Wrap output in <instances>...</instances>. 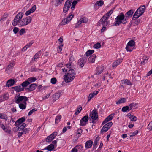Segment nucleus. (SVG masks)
Returning a JSON list of instances; mask_svg holds the SVG:
<instances>
[{
    "instance_id": "nucleus-43",
    "label": "nucleus",
    "mask_w": 152,
    "mask_h": 152,
    "mask_svg": "<svg viewBox=\"0 0 152 152\" xmlns=\"http://www.w3.org/2000/svg\"><path fill=\"white\" fill-rule=\"evenodd\" d=\"M113 125V123L112 122H110L106 124H105L104 126H106V127L108 128V129H109L110 127L112 126Z\"/></svg>"
},
{
    "instance_id": "nucleus-31",
    "label": "nucleus",
    "mask_w": 152,
    "mask_h": 152,
    "mask_svg": "<svg viewBox=\"0 0 152 152\" xmlns=\"http://www.w3.org/2000/svg\"><path fill=\"white\" fill-rule=\"evenodd\" d=\"M82 110V107L80 105L77 108V109L76 110V111L75 112V114L76 115H78L79 113L80 112L81 110Z\"/></svg>"
},
{
    "instance_id": "nucleus-55",
    "label": "nucleus",
    "mask_w": 152,
    "mask_h": 152,
    "mask_svg": "<svg viewBox=\"0 0 152 152\" xmlns=\"http://www.w3.org/2000/svg\"><path fill=\"white\" fill-rule=\"evenodd\" d=\"M53 140V138L50 137L49 136L47 137L46 140L47 142H49Z\"/></svg>"
},
{
    "instance_id": "nucleus-14",
    "label": "nucleus",
    "mask_w": 152,
    "mask_h": 152,
    "mask_svg": "<svg viewBox=\"0 0 152 152\" xmlns=\"http://www.w3.org/2000/svg\"><path fill=\"white\" fill-rule=\"evenodd\" d=\"M37 86V85L35 83L32 84L28 88H25V89L27 91H31L35 89Z\"/></svg>"
},
{
    "instance_id": "nucleus-57",
    "label": "nucleus",
    "mask_w": 152,
    "mask_h": 152,
    "mask_svg": "<svg viewBox=\"0 0 152 152\" xmlns=\"http://www.w3.org/2000/svg\"><path fill=\"white\" fill-rule=\"evenodd\" d=\"M138 130H136L134 132H133V133H131V134H132L130 135V137H131L134 136L135 135H136L137 134H138Z\"/></svg>"
},
{
    "instance_id": "nucleus-33",
    "label": "nucleus",
    "mask_w": 152,
    "mask_h": 152,
    "mask_svg": "<svg viewBox=\"0 0 152 152\" xmlns=\"http://www.w3.org/2000/svg\"><path fill=\"white\" fill-rule=\"evenodd\" d=\"M94 52V50H90L87 51L86 53V56L88 57L91 54H93Z\"/></svg>"
},
{
    "instance_id": "nucleus-16",
    "label": "nucleus",
    "mask_w": 152,
    "mask_h": 152,
    "mask_svg": "<svg viewBox=\"0 0 152 152\" xmlns=\"http://www.w3.org/2000/svg\"><path fill=\"white\" fill-rule=\"evenodd\" d=\"M134 11L133 10H130L128 11L125 15V16L127 21L128 18H129L132 17V15L134 13Z\"/></svg>"
},
{
    "instance_id": "nucleus-13",
    "label": "nucleus",
    "mask_w": 152,
    "mask_h": 152,
    "mask_svg": "<svg viewBox=\"0 0 152 152\" xmlns=\"http://www.w3.org/2000/svg\"><path fill=\"white\" fill-rule=\"evenodd\" d=\"M114 115V114H111L108 116L103 121L102 125H104L108 122L112 120L113 118Z\"/></svg>"
},
{
    "instance_id": "nucleus-38",
    "label": "nucleus",
    "mask_w": 152,
    "mask_h": 152,
    "mask_svg": "<svg viewBox=\"0 0 152 152\" xmlns=\"http://www.w3.org/2000/svg\"><path fill=\"white\" fill-rule=\"evenodd\" d=\"M104 4V1L102 0H100L97 1L96 3L95 4V5H98L99 6H101Z\"/></svg>"
},
{
    "instance_id": "nucleus-39",
    "label": "nucleus",
    "mask_w": 152,
    "mask_h": 152,
    "mask_svg": "<svg viewBox=\"0 0 152 152\" xmlns=\"http://www.w3.org/2000/svg\"><path fill=\"white\" fill-rule=\"evenodd\" d=\"M72 57H71L69 59V64H67L66 65V67L67 68H70L71 67V66L72 65V61H71Z\"/></svg>"
},
{
    "instance_id": "nucleus-3",
    "label": "nucleus",
    "mask_w": 152,
    "mask_h": 152,
    "mask_svg": "<svg viewBox=\"0 0 152 152\" xmlns=\"http://www.w3.org/2000/svg\"><path fill=\"white\" fill-rule=\"evenodd\" d=\"M75 71L71 69L68 71L67 74L64 76V80L67 83L69 82L75 78Z\"/></svg>"
},
{
    "instance_id": "nucleus-37",
    "label": "nucleus",
    "mask_w": 152,
    "mask_h": 152,
    "mask_svg": "<svg viewBox=\"0 0 152 152\" xmlns=\"http://www.w3.org/2000/svg\"><path fill=\"white\" fill-rule=\"evenodd\" d=\"M41 51H38L34 56V60H35V59H38L39 56L40 54Z\"/></svg>"
},
{
    "instance_id": "nucleus-27",
    "label": "nucleus",
    "mask_w": 152,
    "mask_h": 152,
    "mask_svg": "<svg viewBox=\"0 0 152 152\" xmlns=\"http://www.w3.org/2000/svg\"><path fill=\"white\" fill-rule=\"evenodd\" d=\"M60 93H56L53 96V99L54 100L56 101L60 97Z\"/></svg>"
},
{
    "instance_id": "nucleus-44",
    "label": "nucleus",
    "mask_w": 152,
    "mask_h": 152,
    "mask_svg": "<svg viewBox=\"0 0 152 152\" xmlns=\"http://www.w3.org/2000/svg\"><path fill=\"white\" fill-rule=\"evenodd\" d=\"M80 20L81 22H82V23H86L88 21V19L85 17L81 18Z\"/></svg>"
},
{
    "instance_id": "nucleus-4",
    "label": "nucleus",
    "mask_w": 152,
    "mask_h": 152,
    "mask_svg": "<svg viewBox=\"0 0 152 152\" xmlns=\"http://www.w3.org/2000/svg\"><path fill=\"white\" fill-rule=\"evenodd\" d=\"M116 21L114 22V25L119 26L121 23L125 24L127 23L125 15L122 13H120L115 18Z\"/></svg>"
},
{
    "instance_id": "nucleus-34",
    "label": "nucleus",
    "mask_w": 152,
    "mask_h": 152,
    "mask_svg": "<svg viewBox=\"0 0 152 152\" xmlns=\"http://www.w3.org/2000/svg\"><path fill=\"white\" fill-rule=\"evenodd\" d=\"M37 79L35 77H32L28 78L27 81L30 83V84L31 83L34 82Z\"/></svg>"
},
{
    "instance_id": "nucleus-61",
    "label": "nucleus",
    "mask_w": 152,
    "mask_h": 152,
    "mask_svg": "<svg viewBox=\"0 0 152 152\" xmlns=\"http://www.w3.org/2000/svg\"><path fill=\"white\" fill-rule=\"evenodd\" d=\"M136 19H135V20H135L134 23L136 25H137L140 23V19H138L137 20H136Z\"/></svg>"
},
{
    "instance_id": "nucleus-26",
    "label": "nucleus",
    "mask_w": 152,
    "mask_h": 152,
    "mask_svg": "<svg viewBox=\"0 0 152 152\" xmlns=\"http://www.w3.org/2000/svg\"><path fill=\"white\" fill-rule=\"evenodd\" d=\"M127 45L130 47H133L135 45V42L134 40H131L128 42Z\"/></svg>"
},
{
    "instance_id": "nucleus-15",
    "label": "nucleus",
    "mask_w": 152,
    "mask_h": 152,
    "mask_svg": "<svg viewBox=\"0 0 152 152\" xmlns=\"http://www.w3.org/2000/svg\"><path fill=\"white\" fill-rule=\"evenodd\" d=\"M25 120V117H23L18 119L15 123V126H19L21 124L24 122Z\"/></svg>"
},
{
    "instance_id": "nucleus-45",
    "label": "nucleus",
    "mask_w": 152,
    "mask_h": 152,
    "mask_svg": "<svg viewBox=\"0 0 152 152\" xmlns=\"http://www.w3.org/2000/svg\"><path fill=\"white\" fill-rule=\"evenodd\" d=\"M101 47V45L99 43H97L94 45V48L96 49H98Z\"/></svg>"
},
{
    "instance_id": "nucleus-9",
    "label": "nucleus",
    "mask_w": 152,
    "mask_h": 152,
    "mask_svg": "<svg viewBox=\"0 0 152 152\" xmlns=\"http://www.w3.org/2000/svg\"><path fill=\"white\" fill-rule=\"evenodd\" d=\"M88 120L89 117L88 115L84 116L80 120V126H85L86 124V123L88 122Z\"/></svg>"
},
{
    "instance_id": "nucleus-59",
    "label": "nucleus",
    "mask_w": 152,
    "mask_h": 152,
    "mask_svg": "<svg viewBox=\"0 0 152 152\" xmlns=\"http://www.w3.org/2000/svg\"><path fill=\"white\" fill-rule=\"evenodd\" d=\"M82 22H81L80 21V20H79V21L77 22V23H76V24L75 25V28H77L78 26L80 24L82 23Z\"/></svg>"
},
{
    "instance_id": "nucleus-21",
    "label": "nucleus",
    "mask_w": 152,
    "mask_h": 152,
    "mask_svg": "<svg viewBox=\"0 0 152 152\" xmlns=\"http://www.w3.org/2000/svg\"><path fill=\"white\" fill-rule=\"evenodd\" d=\"M15 83V81L13 79H10L7 81L6 84V86L10 87L13 86Z\"/></svg>"
},
{
    "instance_id": "nucleus-36",
    "label": "nucleus",
    "mask_w": 152,
    "mask_h": 152,
    "mask_svg": "<svg viewBox=\"0 0 152 152\" xmlns=\"http://www.w3.org/2000/svg\"><path fill=\"white\" fill-rule=\"evenodd\" d=\"M77 3V1H75V0H74L73 1L72 4H71L72 6L71 7V9H73L72 10V11H73L75 8V6Z\"/></svg>"
},
{
    "instance_id": "nucleus-24",
    "label": "nucleus",
    "mask_w": 152,
    "mask_h": 152,
    "mask_svg": "<svg viewBox=\"0 0 152 152\" xmlns=\"http://www.w3.org/2000/svg\"><path fill=\"white\" fill-rule=\"evenodd\" d=\"M122 62V59H118L116 61L114 62L113 64V67H116Z\"/></svg>"
},
{
    "instance_id": "nucleus-22",
    "label": "nucleus",
    "mask_w": 152,
    "mask_h": 152,
    "mask_svg": "<svg viewBox=\"0 0 152 152\" xmlns=\"http://www.w3.org/2000/svg\"><path fill=\"white\" fill-rule=\"evenodd\" d=\"M55 148V145L53 144H51L45 148L44 150H47L49 151H51L53 150Z\"/></svg>"
},
{
    "instance_id": "nucleus-17",
    "label": "nucleus",
    "mask_w": 152,
    "mask_h": 152,
    "mask_svg": "<svg viewBox=\"0 0 152 152\" xmlns=\"http://www.w3.org/2000/svg\"><path fill=\"white\" fill-rule=\"evenodd\" d=\"M12 88L17 92L23 91L24 90V88H22L21 85L12 87Z\"/></svg>"
},
{
    "instance_id": "nucleus-18",
    "label": "nucleus",
    "mask_w": 152,
    "mask_h": 152,
    "mask_svg": "<svg viewBox=\"0 0 152 152\" xmlns=\"http://www.w3.org/2000/svg\"><path fill=\"white\" fill-rule=\"evenodd\" d=\"M93 142L91 140H89L86 141L85 144V148L86 149L91 148L93 145Z\"/></svg>"
},
{
    "instance_id": "nucleus-28",
    "label": "nucleus",
    "mask_w": 152,
    "mask_h": 152,
    "mask_svg": "<svg viewBox=\"0 0 152 152\" xmlns=\"http://www.w3.org/2000/svg\"><path fill=\"white\" fill-rule=\"evenodd\" d=\"M126 101V100L125 98H121L119 100L116 102V104H118L122 103H125Z\"/></svg>"
},
{
    "instance_id": "nucleus-52",
    "label": "nucleus",
    "mask_w": 152,
    "mask_h": 152,
    "mask_svg": "<svg viewBox=\"0 0 152 152\" xmlns=\"http://www.w3.org/2000/svg\"><path fill=\"white\" fill-rule=\"evenodd\" d=\"M15 64L13 63H11L8 65V67L7 68V69H9L12 68L13 67L14 65Z\"/></svg>"
},
{
    "instance_id": "nucleus-40",
    "label": "nucleus",
    "mask_w": 152,
    "mask_h": 152,
    "mask_svg": "<svg viewBox=\"0 0 152 152\" xmlns=\"http://www.w3.org/2000/svg\"><path fill=\"white\" fill-rule=\"evenodd\" d=\"M134 47H130L129 46H128L127 45H126V49L127 51L128 52H131L132 51Z\"/></svg>"
},
{
    "instance_id": "nucleus-62",
    "label": "nucleus",
    "mask_w": 152,
    "mask_h": 152,
    "mask_svg": "<svg viewBox=\"0 0 152 152\" xmlns=\"http://www.w3.org/2000/svg\"><path fill=\"white\" fill-rule=\"evenodd\" d=\"M131 121H135L137 120V117L134 116H133V117L131 118L130 119Z\"/></svg>"
},
{
    "instance_id": "nucleus-54",
    "label": "nucleus",
    "mask_w": 152,
    "mask_h": 152,
    "mask_svg": "<svg viewBox=\"0 0 152 152\" xmlns=\"http://www.w3.org/2000/svg\"><path fill=\"white\" fill-rule=\"evenodd\" d=\"M36 9V7L35 5H34L29 10L32 13L34 12Z\"/></svg>"
},
{
    "instance_id": "nucleus-41",
    "label": "nucleus",
    "mask_w": 152,
    "mask_h": 152,
    "mask_svg": "<svg viewBox=\"0 0 152 152\" xmlns=\"http://www.w3.org/2000/svg\"><path fill=\"white\" fill-rule=\"evenodd\" d=\"M108 128H107L106 126H104L101 130V133L105 132H106L109 129Z\"/></svg>"
},
{
    "instance_id": "nucleus-56",
    "label": "nucleus",
    "mask_w": 152,
    "mask_h": 152,
    "mask_svg": "<svg viewBox=\"0 0 152 152\" xmlns=\"http://www.w3.org/2000/svg\"><path fill=\"white\" fill-rule=\"evenodd\" d=\"M34 41V40H32L29 43H28L26 46L28 48L30 47L32 45Z\"/></svg>"
},
{
    "instance_id": "nucleus-6",
    "label": "nucleus",
    "mask_w": 152,
    "mask_h": 152,
    "mask_svg": "<svg viewBox=\"0 0 152 152\" xmlns=\"http://www.w3.org/2000/svg\"><path fill=\"white\" fill-rule=\"evenodd\" d=\"M74 16L73 12L72 11L69 15L67 18L63 19L61 23V24L64 25L69 23Z\"/></svg>"
},
{
    "instance_id": "nucleus-60",
    "label": "nucleus",
    "mask_w": 152,
    "mask_h": 152,
    "mask_svg": "<svg viewBox=\"0 0 152 152\" xmlns=\"http://www.w3.org/2000/svg\"><path fill=\"white\" fill-rule=\"evenodd\" d=\"M148 128L150 130H152V121L148 125Z\"/></svg>"
},
{
    "instance_id": "nucleus-53",
    "label": "nucleus",
    "mask_w": 152,
    "mask_h": 152,
    "mask_svg": "<svg viewBox=\"0 0 152 152\" xmlns=\"http://www.w3.org/2000/svg\"><path fill=\"white\" fill-rule=\"evenodd\" d=\"M0 118L4 119L7 120V117L6 115H2L0 113Z\"/></svg>"
},
{
    "instance_id": "nucleus-8",
    "label": "nucleus",
    "mask_w": 152,
    "mask_h": 152,
    "mask_svg": "<svg viewBox=\"0 0 152 152\" xmlns=\"http://www.w3.org/2000/svg\"><path fill=\"white\" fill-rule=\"evenodd\" d=\"M108 19H106V18L104 17L103 16L98 23V25L100 26L102 25V26H106L108 25L110 23V22L108 21Z\"/></svg>"
},
{
    "instance_id": "nucleus-35",
    "label": "nucleus",
    "mask_w": 152,
    "mask_h": 152,
    "mask_svg": "<svg viewBox=\"0 0 152 152\" xmlns=\"http://www.w3.org/2000/svg\"><path fill=\"white\" fill-rule=\"evenodd\" d=\"M64 0H56L55 1V5L56 6H58L61 4Z\"/></svg>"
},
{
    "instance_id": "nucleus-1",
    "label": "nucleus",
    "mask_w": 152,
    "mask_h": 152,
    "mask_svg": "<svg viewBox=\"0 0 152 152\" xmlns=\"http://www.w3.org/2000/svg\"><path fill=\"white\" fill-rule=\"evenodd\" d=\"M23 15V13L22 12H19L15 17L12 25L15 26L18 25L19 27H23L30 23L31 21V17L27 16L22 19Z\"/></svg>"
},
{
    "instance_id": "nucleus-2",
    "label": "nucleus",
    "mask_w": 152,
    "mask_h": 152,
    "mask_svg": "<svg viewBox=\"0 0 152 152\" xmlns=\"http://www.w3.org/2000/svg\"><path fill=\"white\" fill-rule=\"evenodd\" d=\"M15 102L16 103L19 104L21 102L23 101V103H20L19 104V107L20 109H25L26 107V102L28 100V97L24 96H20L19 94H16L15 97Z\"/></svg>"
},
{
    "instance_id": "nucleus-63",
    "label": "nucleus",
    "mask_w": 152,
    "mask_h": 152,
    "mask_svg": "<svg viewBox=\"0 0 152 152\" xmlns=\"http://www.w3.org/2000/svg\"><path fill=\"white\" fill-rule=\"evenodd\" d=\"M9 98V96L7 94H6L4 96V99L5 100L8 99Z\"/></svg>"
},
{
    "instance_id": "nucleus-64",
    "label": "nucleus",
    "mask_w": 152,
    "mask_h": 152,
    "mask_svg": "<svg viewBox=\"0 0 152 152\" xmlns=\"http://www.w3.org/2000/svg\"><path fill=\"white\" fill-rule=\"evenodd\" d=\"M31 13H32V12L30 10H29L26 12L25 15L26 16H28L30 15Z\"/></svg>"
},
{
    "instance_id": "nucleus-7",
    "label": "nucleus",
    "mask_w": 152,
    "mask_h": 152,
    "mask_svg": "<svg viewBox=\"0 0 152 152\" xmlns=\"http://www.w3.org/2000/svg\"><path fill=\"white\" fill-rule=\"evenodd\" d=\"M72 1V0H66L63 7V14L64 13H65L68 11L69 8L72 5L71 4Z\"/></svg>"
},
{
    "instance_id": "nucleus-23",
    "label": "nucleus",
    "mask_w": 152,
    "mask_h": 152,
    "mask_svg": "<svg viewBox=\"0 0 152 152\" xmlns=\"http://www.w3.org/2000/svg\"><path fill=\"white\" fill-rule=\"evenodd\" d=\"M113 10H111L108 11L105 14L103 15L104 17H105L106 19H108L111 15L113 13Z\"/></svg>"
},
{
    "instance_id": "nucleus-25",
    "label": "nucleus",
    "mask_w": 152,
    "mask_h": 152,
    "mask_svg": "<svg viewBox=\"0 0 152 152\" xmlns=\"http://www.w3.org/2000/svg\"><path fill=\"white\" fill-rule=\"evenodd\" d=\"M30 83L27 80L23 82L22 83L20 84V85H21L22 88H24L25 87H26Z\"/></svg>"
},
{
    "instance_id": "nucleus-19",
    "label": "nucleus",
    "mask_w": 152,
    "mask_h": 152,
    "mask_svg": "<svg viewBox=\"0 0 152 152\" xmlns=\"http://www.w3.org/2000/svg\"><path fill=\"white\" fill-rule=\"evenodd\" d=\"M96 55L93 54L90 56L88 59V61L89 63H93L94 62L95 58H96Z\"/></svg>"
},
{
    "instance_id": "nucleus-49",
    "label": "nucleus",
    "mask_w": 152,
    "mask_h": 152,
    "mask_svg": "<svg viewBox=\"0 0 152 152\" xmlns=\"http://www.w3.org/2000/svg\"><path fill=\"white\" fill-rule=\"evenodd\" d=\"M57 81V79L56 78H53L51 79V83L52 84H55L56 83Z\"/></svg>"
},
{
    "instance_id": "nucleus-58",
    "label": "nucleus",
    "mask_w": 152,
    "mask_h": 152,
    "mask_svg": "<svg viewBox=\"0 0 152 152\" xmlns=\"http://www.w3.org/2000/svg\"><path fill=\"white\" fill-rule=\"evenodd\" d=\"M57 132H54L50 134V136H52V138L53 139L57 136Z\"/></svg>"
},
{
    "instance_id": "nucleus-47",
    "label": "nucleus",
    "mask_w": 152,
    "mask_h": 152,
    "mask_svg": "<svg viewBox=\"0 0 152 152\" xmlns=\"http://www.w3.org/2000/svg\"><path fill=\"white\" fill-rule=\"evenodd\" d=\"M99 141V139L98 138V137H97L94 142V143L93 145L94 147H95L97 145L98 142Z\"/></svg>"
},
{
    "instance_id": "nucleus-29",
    "label": "nucleus",
    "mask_w": 152,
    "mask_h": 152,
    "mask_svg": "<svg viewBox=\"0 0 152 152\" xmlns=\"http://www.w3.org/2000/svg\"><path fill=\"white\" fill-rule=\"evenodd\" d=\"M130 110L129 107L128 106H126L123 107L121 109V111L123 112H128Z\"/></svg>"
},
{
    "instance_id": "nucleus-12",
    "label": "nucleus",
    "mask_w": 152,
    "mask_h": 152,
    "mask_svg": "<svg viewBox=\"0 0 152 152\" xmlns=\"http://www.w3.org/2000/svg\"><path fill=\"white\" fill-rule=\"evenodd\" d=\"M104 70V67L102 66L97 67L96 70V72L94 75H99L102 73Z\"/></svg>"
},
{
    "instance_id": "nucleus-48",
    "label": "nucleus",
    "mask_w": 152,
    "mask_h": 152,
    "mask_svg": "<svg viewBox=\"0 0 152 152\" xmlns=\"http://www.w3.org/2000/svg\"><path fill=\"white\" fill-rule=\"evenodd\" d=\"M25 33V29L24 28H22L19 31V34L20 35H22Z\"/></svg>"
},
{
    "instance_id": "nucleus-30",
    "label": "nucleus",
    "mask_w": 152,
    "mask_h": 152,
    "mask_svg": "<svg viewBox=\"0 0 152 152\" xmlns=\"http://www.w3.org/2000/svg\"><path fill=\"white\" fill-rule=\"evenodd\" d=\"M61 118V115H57L55 118V123L58 124L60 121Z\"/></svg>"
},
{
    "instance_id": "nucleus-50",
    "label": "nucleus",
    "mask_w": 152,
    "mask_h": 152,
    "mask_svg": "<svg viewBox=\"0 0 152 152\" xmlns=\"http://www.w3.org/2000/svg\"><path fill=\"white\" fill-rule=\"evenodd\" d=\"M37 110V109L35 108L31 110L28 113V115L29 116L31 115L34 112L36 111Z\"/></svg>"
},
{
    "instance_id": "nucleus-10",
    "label": "nucleus",
    "mask_w": 152,
    "mask_h": 152,
    "mask_svg": "<svg viewBox=\"0 0 152 152\" xmlns=\"http://www.w3.org/2000/svg\"><path fill=\"white\" fill-rule=\"evenodd\" d=\"M90 116L92 119L96 120L98 118L97 109L94 108L91 113L90 114Z\"/></svg>"
},
{
    "instance_id": "nucleus-20",
    "label": "nucleus",
    "mask_w": 152,
    "mask_h": 152,
    "mask_svg": "<svg viewBox=\"0 0 152 152\" xmlns=\"http://www.w3.org/2000/svg\"><path fill=\"white\" fill-rule=\"evenodd\" d=\"M98 93V91H95L93 93H90L88 97V101H89L91 100V99L93 98L94 96L97 95Z\"/></svg>"
},
{
    "instance_id": "nucleus-5",
    "label": "nucleus",
    "mask_w": 152,
    "mask_h": 152,
    "mask_svg": "<svg viewBox=\"0 0 152 152\" xmlns=\"http://www.w3.org/2000/svg\"><path fill=\"white\" fill-rule=\"evenodd\" d=\"M145 10V5L140 6L137 10L132 18V20H135L137 19L144 13Z\"/></svg>"
},
{
    "instance_id": "nucleus-46",
    "label": "nucleus",
    "mask_w": 152,
    "mask_h": 152,
    "mask_svg": "<svg viewBox=\"0 0 152 152\" xmlns=\"http://www.w3.org/2000/svg\"><path fill=\"white\" fill-rule=\"evenodd\" d=\"M129 109L130 110H132L133 107H135L137 105V104L134 103L130 104L129 105Z\"/></svg>"
},
{
    "instance_id": "nucleus-51",
    "label": "nucleus",
    "mask_w": 152,
    "mask_h": 152,
    "mask_svg": "<svg viewBox=\"0 0 152 152\" xmlns=\"http://www.w3.org/2000/svg\"><path fill=\"white\" fill-rule=\"evenodd\" d=\"M19 31V29L17 27H15L13 29V32L14 33L17 34Z\"/></svg>"
},
{
    "instance_id": "nucleus-42",
    "label": "nucleus",
    "mask_w": 152,
    "mask_h": 152,
    "mask_svg": "<svg viewBox=\"0 0 152 152\" xmlns=\"http://www.w3.org/2000/svg\"><path fill=\"white\" fill-rule=\"evenodd\" d=\"M63 45L62 44H60L58 46V48L57 50V52L58 53H60L62 50V47Z\"/></svg>"
},
{
    "instance_id": "nucleus-32",
    "label": "nucleus",
    "mask_w": 152,
    "mask_h": 152,
    "mask_svg": "<svg viewBox=\"0 0 152 152\" xmlns=\"http://www.w3.org/2000/svg\"><path fill=\"white\" fill-rule=\"evenodd\" d=\"M122 81L123 82V83L124 84H126L127 85H132V83L130 82V81L126 79L122 80Z\"/></svg>"
},
{
    "instance_id": "nucleus-11",
    "label": "nucleus",
    "mask_w": 152,
    "mask_h": 152,
    "mask_svg": "<svg viewBox=\"0 0 152 152\" xmlns=\"http://www.w3.org/2000/svg\"><path fill=\"white\" fill-rule=\"evenodd\" d=\"M86 60L87 58L86 57L80 58L78 60V65L80 67L82 68L86 63Z\"/></svg>"
}]
</instances>
